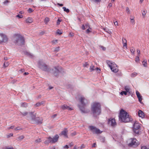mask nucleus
Returning <instances> with one entry per match:
<instances>
[{"mask_svg": "<svg viewBox=\"0 0 149 149\" xmlns=\"http://www.w3.org/2000/svg\"><path fill=\"white\" fill-rule=\"evenodd\" d=\"M63 148H64L68 149L69 147L67 145H65L64 146Z\"/></svg>", "mask_w": 149, "mask_h": 149, "instance_id": "56", "label": "nucleus"}, {"mask_svg": "<svg viewBox=\"0 0 149 149\" xmlns=\"http://www.w3.org/2000/svg\"><path fill=\"white\" fill-rule=\"evenodd\" d=\"M73 146V144L72 142H71L69 143L68 146H69L70 147H71Z\"/></svg>", "mask_w": 149, "mask_h": 149, "instance_id": "57", "label": "nucleus"}, {"mask_svg": "<svg viewBox=\"0 0 149 149\" xmlns=\"http://www.w3.org/2000/svg\"><path fill=\"white\" fill-rule=\"evenodd\" d=\"M34 121H32V123H36L38 124H41L42 123V120L39 117H36V116L35 119L33 120Z\"/></svg>", "mask_w": 149, "mask_h": 149, "instance_id": "14", "label": "nucleus"}, {"mask_svg": "<svg viewBox=\"0 0 149 149\" xmlns=\"http://www.w3.org/2000/svg\"><path fill=\"white\" fill-rule=\"evenodd\" d=\"M91 0L93 1L94 2H100L101 1V0Z\"/></svg>", "mask_w": 149, "mask_h": 149, "instance_id": "52", "label": "nucleus"}, {"mask_svg": "<svg viewBox=\"0 0 149 149\" xmlns=\"http://www.w3.org/2000/svg\"><path fill=\"white\" fill-rule=\"evenodd\" d=\"M56 33L57 34L59 35H61L62 33L61 32L59 29L57 30Z\"/></svg>", "mask_w": 149, "mask_h": 149, "instance_id": "35", "label": "nucleus"}, {"mask_svg": "<svg viewBox=\"0 0 149 149\" xmlns=\"http://www.w3.org/2000/svg\"><path fill=\"white\" fill-rule=\"evenodd\" d=\"M59 47H56V48L54 50V51H56V52H58L59 50Z\"/></svg>", "mask_w": 149, "mask_h": 149, "instance_id": "48", "label": "nucleus"}, {"mask_svg": "<svg viewBox=\"0 0 149 149\" xmlns=\"http://www.w3.org/2000/svg\"><path fill=\"white\" fill-rule=\"evenodd\" d=\"M111 71L115 73H117L119 70L117 65L115 63L110 68Z\"/></svg>", "mask_w": 149, "mask_h": 149, "instance_id": "13", "label": "nucleus"}, {"mask_svg": "<svg viewBox=\"0 0 149 149\" xmlns=\"http://www.w3.org/2000/svg\"><path fill=\"white\" fill-rule=\"evenodd\" d=\"M63 10L64 11L66 12L67 13H68L70 12L68 8H66L65 7H63Z\"/></svg>", "mask_w": 149, "mask_h": 149, "instance_id": "24", "label": "nucleus"}, {"mask_svg": "<svg viewBox=\"0 0 149 149\" xmlns=\"http://www.w3.org/2000/svg\"><path fill=\"white\" fill-rule=\"evenodd\" d=\"M33 11V10L31 8H29L28 10V11L29 13H31Z\"/></svg>", "mask_w": 149, "mask_h": 149, "instance_id": "44", "label": "nucleus"}, {"mask_svg": "<svg viewBox=\"0 0 149 149\" xmlns=\"http://www.w3.org/2000/svg\"><path fill=\"white\" fill-rule=\"evenodd\" d=\"M141 149H148V148L145 146H143L141 147Z\"/></svg>", "mask_w": 149, "mask_h": 149, "instance_id": "53", "label": "nucleus"}, {"mask_svg": "<svg viewBox=\"0 0 149 149\" xmlns=\"http://www.w3.org/2000/svg\"><path fill=\"white\" fill-rule=\"evenodd\" d=\"M94 67V66L93 65H91L90 66V69L91 71H92L94 70V69L93 68Z\"/></svg>", "mask_w": 149, "mask_h": 149, "instance_id": "40", "label": "nucleus"}, {"mask_svg": "<svg viewBox=\"0 0 149 149\" xmlns=\"http://www.w3.org/2000/svg\"><path fill=\"white\" fill-rule=\"evenodd\" d=\"M119 118L122 122L124 123L129 122L132 120L129 114L123 109H121L120 111Z\"/></svg>", "mask_w": 149, "mask_h": 149, "instance_id": "3", "label": "nucleus"}, {"mask_svg": "<svg viewBox=\"0 0 149 149\" xmlns=\"http://www.w3.org/2000/svg\"><path fill=\"white\" fill-rule=\"evenodd\" d=\"M130 142L129 144V146L133 147H136L139 145L138 141L135 138H131Z\"/></svg>", "mask_w": 149, "mask_h": 149, "instance_id": "9", "label": "nucleus"}, {"mask_svg": "<svg viewBox=\"0 0 149 149\" xmlns=\"http://www.w3.org/2000/svg\"><path fill=\"white\" fill-rule=\"evenodd\" d=\"M108 124L112 126H114L116 125L115 120L113 118H109L108 120Z\"/></svg>", "mask_w": 149, "mask_h": 149, "instance_id": "15", "label": "nucleus"}, {"mask_svg": "<svg viewBox=\"0 0 149 149\" xmlns=\"http://www.w3.org/2000/svg\"><path fill=\"white\" fill-rule=\"evenodd\" d=\"M130 19L131 20V22L132 24H134V17L132 16H130Z\"/></svg>", "mask_w": 149, "mask_h": 149, "instance_id": "22", "label": "nucleus"}, {"mask_svg": "<svg viewBox=\"0 0 149 149\" xmlns=\"http://www.w3.org/2000/svg\"><path fill=\"white\" fill-rule=\"evenodd\" d=\"M96 146V143H94L92 146L93 147H95Z\"/></svg>", "mask_w": 149, "mask_h": 149, "instance_id": "62", "label": "nucleus"}, {"mask_svg": "<svg viewBox=\"0 0 149 149\" xmlns=\"http://www.w3.org/2000/svg\"><path fill=\"white\" fill-rule=\"evenodd\" d=\"M12 40L14 43L18 45H22L24 44V38L19 34L14 35L13 37Z\"/></svg>", "mask_w": 149, "mask_h": 149, "instance_id": "4", "label": "nucleus"}, {"mask_svg": "<svg viewBox=\"0 0 149 149\" xmlns=\"http://www.w3.org/2000/svg\"><path fill=\"white\" fill-rule=\"evenodd\" d=\"M142 96L141 95L137 97L138 98L139 101L141 103V101L142 99Z\"/></svg>", "mask_w": 149, "mask_h": 149, "instance_id": "27", "label": "nucleus"}, {"mask_svg": "<svg viewBox=\"0 0 149 149\" xmlns=\"http://www.w3.org/2000/svg\"><path fill=\"white\" fill-rule=\"evenodd\" d=\"M130 51L131 53L134 54L135 51V49L132 47V48L130 49Z\"/></svg>", "mask_w": 149, "mask_h": 149, "instance_id": "38", "label": "nucleus"}, {"mask_svg": "<svg viewBox=\"0 0 149 149\" xmlns=\"http://www.w3.org/2000/svg\"><path fill=\"white\" fill-rule=\"evenodd\" d=\"M13 134L12 133H10L9 134L7 135V137L8 138H9L11 136H13Z\"/></svg>", "mask_w": 149, "mask_h": 149, "instance_id": "47", "label": "nucleus"}, {"mask_svg": "<svg viewBox=\"0 0 149 149\" xmlns=\"http://www.w3.org/2000/svg\"><path fill=\"white\" fill-rule=\"evenodd\" d=\"M114 23L115 26H117L118 25V22L117 21L114 22Z\"/></svg>", "mask_w": 149, "mask_h": 149, "instance_id": "59", "label": "nucleus"}, {"mask_svg": "<svg viewBox=\"0 0 149 149\" xmlns=\"http://www.w3.org/2000/svg\"><path fill=\"white\" fill-rule=\"evenodd\" d=\"M137 73L136 72L133 73L131 74V77H134L137 75Z\"/></svg>", "mask_w": 149, "mask_h": 149, "instance_id": "33", "label": "nucleus"}, {"mask_svg": "<svg viewBox=\"0 0 149 149\" xmlns=\"http://www.w3.org/2000/svg\"><path fill=\"white\" fill-rule=\"evenodd\" d=\"M140 126L139 123L135 122L133 125V130L134 132L137 134H139L140 129Z\"/></svg>", "mask_w": 149, "mask_h": 149, "instance_id": "8", "label": "nucleus"}, {"mask_svg": "<svg viewBox=\"0 0 149 149\" xmlns=\"http://www.w3.org/2000/svg\"><path fill=\"white\" fill-rule=\"evenodd\" d=\"M122 42L123 43H127V40L125 38H122Z\"/></svg>", "mask_w": 149, "mask_h": 149, "instance_id": "39", "label": "nucleus"}, {"mask_svg": "<svg viewBox=\"0 0 149 149\" xmlns=\"http://www.w3.org/2000/svg\"><path fill=\"white\" fill-rule=\"evenodd\" d=\"M88 128L93 134H101L102 132V131H101L99 129L93 126H90Z\"/></svg>", "mask_w": 149, "mask_h": 149, "instance_id": "7", "label": "nucleus"}, {"mask_svg": "<svg viewBox=\"0 0 149 149\" xmlns=\"http://www.w3.org/2000/svg\"><path fill=\"white\" fill-rule=\"evenodd\" d=\"M126 11L127 14H129L130 13V10L128 7H126Z\"/></svg>", "mask_w": 149, "mask_h": 149, "instance_id": "37", "label": "nucleus"}, {"mask_svg": "<svg viewBox=\"0 0 149 149\" xmlns=\"http://www.w3.org/2000/svg\"><path fill=\"white\" fill-rule=\"evenodd\" d=\"M59 138V136L58 134H56L53 138L49 137L48 138V139L44 142L45 144L48 145L50 143H54L57 142Z\"/></svg>", "mask_w": 149, "mask_h": 149, "instance_id": "6", "label": "nucleus"}, {"mask_svg": "<svg viewBox=\"0 0 149 149\" xmlns=\"http://www.w3.org/2000/svg\"><path fill=\"white\" fill-rule=\"evenodd\" d=\"M35 117L36 116L33 114V112H29V115L27 116L26 118L32 123V121H34L33 120L35 119Z\"/></svg>", "mask_w": 149, "mask_h": 149, "instance_id": "12", "label": "nucleus"}, {"mask_svg": "<svg viewBox=\"0 0 149 149\" xmlns=\"http://www.w3.org/2000/svg\"><path fill=\"white\" fill-rule=\"evenodd\" d=\"M24 138V136L23 135L21 136H19L18 138L19 140H21L23 139Z\"/></svg>", "mask_w": 149, "mask_h": 149, "instance_id": "36", "label": "nucleus"}, {"mask_svg": "<svg viewBox=\"0 0 149 149\" xmlns=\"http://www.w3.org/2000/svg\"><path fill=\"white\" fill-rule=\"evenodd\" d=\"M8 41L7 36L3 33H0V43L5 42Z\"/></svg>", "mask_w": 149, "mask_h": 149, "instance_id": "11", "label": "nucleus"}, {"mask_svg": "<svg viewBox=\"0 0 149 149\" xmlns=\"http://www.w3.org/2000/svg\"><path fill=\"white\" fill-rule=\"evenodd\" d=\"M16 17H18L19 18H21L23 17V16L22 15L19 14L16 16Z\"/></svg>", "mask_w": 149, "mask_h": 149, "instance_id": "43", "label": "nucleus"}, {"mask_svg": "<svg viewBox=\"0 0 149 149\" xmlns=\"http://www.w3.org/2000/svg\"><path fill=\"white\" fill-rule=\"evenodd\" d=\"M106 63L108 66L110 67V68L113 65V63H113L111 61H107Z\"/></svg>", "mask_w": 149, "mask_h": 149, "instance_id": "19", "label": "nucleus"}, {"mask_svg": "<svg viewBox=\"0 0 149 149\" xmlns=\"http://www.w3.org/2000/svg\"><path fill=\"white\" fill-rule=\"evenodd\" d=\"M138 115L139 117L143 118L144 117V113L141 110H140L138 111Z\"/></svg>", "mask_w": 149, "mask_h": 149, "instance_id": "18", "label": "nucleus"}, {"mask_svg": "<svg viewBox=\"0 0 149 149\" xmlns=\"http://www.w3.org/2000/svg\"><path fill=\"white\" fill-rule=\"evenodd\" d=\"M43 104V102H39L37 103L36 104V106H40V105Z\"/></svg>", "mask_w": 149, "mask_h": 149, "instance_id": "29", "label": "nucleus"}, {"mask_svg": "<svg viewBox=\"0 0 149 149\" xmlns=\"http://www.w3.org/2000/svg\"><path fill=\"white\" fill-rule=\"evenodd\" d=\"M62 20L59 19H58L57 21V24L58 25L60 24V22H61Z\"/></svg>", "mask_w": 149, "mask_h": 149, "instance_id": "34", "label": "nucleus"}, {"mask_svg": "<svg viewBox=\"0 0 149 149\" xmlns=\"http://www.w3.org/2000/svg\"><path fill=\"white\" fill-rule=\"evenodd\" d=\"M86 28V27H85V26L84 25H83L82 26V29L83 30H85Z\"/></svg>", "mask_w": 149, "mask_h": 149, "instance_id": "55", "label": "nucleus"}, {"mask_svg": "<svg viewBox=\"0 0 149 149\" xmlns=\"http://www.w3.org/2000/svg\"><path fill=\"white\" fill-rule=\"evenodd\" d=\"M49 21V19L48 17H46L45 19V22L46 23H47Z\"/></svg>", "mask_w": 149, "mask_h": 149, "instance_id": "42", "label": "nucleus"}, {"mask_svg": "<svg viewBox=\"0 0 149 149\" xmlns=\"http://www.w3.org/2000/svg\"><path fill=\"white\" fill-rule=\"evenodd\" d=\"M33 22V19L31 18H29L26 20V22L27 23H31Z\"/></svg>", "mask_w": 149, "mask_h": 149, "instance_id": "21", "label": "nucleus"}, {"mask_svg": "<svg viewBox=\"0 0 149 149\" xmlns=\"http://www.w3.org/2000/svg\"><path fill=\"white\" fill-rule=\"evenodd\" d=\"M9 65V63L8 62L5 61L4 63V66L5 67H7Z\"/></svg>", "mask_w": 149, "mask_h": 149, "instance_id": "31", "label": "nucleus"}, {"mask_svg": "<svg viewBox=\"0 0 149 149\" xmlns=\"http://www.w3.org/2000/svg\"><path fill=\"white\" fill-rule=\"evenodd\" d=\"M76 132H74L72 133H71V135L72 136H75L76 135Z\"/></svg>", "mask_w": 149, "mask_h": 149, "instance_id": "60", "label": "nucleus"}, {"mask_svg": "<svg viewBox=\"0 0 149 149\" xmlns=\"http://www.w3.org/2000/svg\"><path fill=\"white\" fill-rule=\"evenodd\" d=\"M3 149H13V148H7Z\"/></svg>", "mask_w": 149, "mask_h": 149, "instance_id": "64", "label": "nucleus"}, {"mask_svg": "<svg viewBox=\"0 0 149 149\" xmlns=\"http://www.w3.org/2000/svg\"><path fill=\"white\" fill-rule=\"evenodd\" d=\"M147 13V11L146 10H144L142 13V14L143 17H145V15Z\"/></svg>", "mask_w": 149, "mask_h": 149, "instance_id": "30", "label": "nucleus"}, {"mask_svg": "<svg viewBox=\"0 0 149 149\" xmlns=\"http://www.w3.org/2000/svg\"><path fill=\"white\" fill-rule=\"evenodd\" d=\"M61 108L64 110L66 109L69 110H71L72 109L71 107L66 104H64L61 106Z\"/></svg>", "mask_w": 149, "mask_h": 149, "instance_id": "16", "label": "nucleus"}, {"mask_svg": "<svg viewBox=\"0 0 149 149\" xmlns=\"http://www.w3.org/2000/svg\"><path fill=\"white\" fill-rule=\"evenodd\" d=\"M21 128L19 127H17L15 129V130H21Z\"/></svg>", "mask_w": 149, "mask_h": 149, "instance_id": "54", "label": "nucleus"}, {"mask_svg": "<svg viewBox=\"0 0 149 149\" xmlns=\"http://www.w3.org/2000/svg\"><path fill=\"white\" fill-rule=\"evenodd\" d=\"M41 139H38L35 140V142L36 143H38L41 142Z\"/></svg>", "mask_w": 149, "mask_h": 149, "instance_id": "46", "label": "nucleus"}, {"mask_svg": "<svg viewBox=\"0 0 149 149\" xmlns=\"http://www.w3.org/2000/svg\"><path fill=\"white\" fill-rule=\"evenodd\" d=\"M79 101L81 102V104L78 105V107L81 112L83 113L89 112L90 111L89 109L86 108L88 103L87 100L84 97L82 96L79 98Z\"/></svg>", "mask_w": 149, "mask_h": 149, "instance_id": "2", "label": "nucleus"}, {"mask_svg": "<svg viewBox=\"0 0 149 149\" xmlns=\"http://www.w3.org/2000/svg\"><path fill=\"white\" fill-rule=\"evenodd\" d=\"M62 69L61 67L59 66L55 67L54 68L53 70H54L53 74L55 76H57L58 75L59 72L62 71Z\"/></svg>", "mask_w": 149, "mask_h": 149, "instance_id": "10", "label": "nucleus"}, {"mask_svg": "<svg viewBox=\"0 0 149 149\" xmlns=\"http://www.w3.org/2000/svg\"><path fill=\"white\" fill-rule=\"evenodd\" d=\"M57 5L59 6H63V4H60L59 3H57Z\"/></svg>", "mask_w": 149, "mask_h": 149, "instance_id": "61", "label": "nucleus"}, {"mask_svg": "<svg viewBox=\"0 0 149 149\" xmlns=\"http://www.w3.org/2000/svg\"><path fill=\"white\" fill-rule=\"evenodd\" d=\"M125 89L126 91V92L127 93L129 92L130 91V88L128 86H126L125 87Z\"/></svg>", "mask_w": 149, "mask_h": 149, "instance_id": "23", "label": "nucleus"}, {"mask_svg": "<svg viewBox=\"0 0 149 149\" xmlns=\"http://www.w3.org/2000/svg\"><path fill=\"white\" fill-rule=\"evenodd\" d=\"M68 132V131L66 129H65L64 130L61 132V135H63L65 137L67 138L68 137L67 135V133Z\"/></svg>", "mask_w": 149, "mask_h": 149, "instance_id": "17", "label": "nucleus"}, {"mask_svg": "<svg viewBox=\"0 0 149 149\" xmlns=\"http://www.w3.org/2000/svg\"><path fill=\"white\" fill-rule=\"evenodd\" d=\"M91 29V28H88V29L86 31V33H89L90 32H91V31L89 30V29Z\"/></svg>", "mask_w": 149, "mask_h": 149, "instance_id": "51", "label": "nucleus"}, {"mask_svg": "<svg viewBox=\"0 0 149 149\" xmlns=\"http://www.w3.org/2000/svg\"><path fill=\"white\" fill-rule=\"evenodd\" d=\"M9 2V1L8 0H5L3 2V3L4 4L6 5Z\"/></svg>", "mask_w": 149, "mask_h": 149, "instance_id": "41", "label": "nucleus"}, {"mask_svg": "<svg viewBox=\"0 0 149 149\" xmlns=\"http://www.w3.org/2000/svg\"><path fill=\"white\" fill-rule=\"evenodd\" d=\"M100 47L103 51L105 50L106 49V48L103 46H100Z\"/></svg>", "mask_w": 149, "mask_h": 149, "instance_id": "45", "label": "nucleus"}, {"mask_svg": "<svg viewBox=\"0 0 149 149\" xmlns=\"http://www.w3.org/2000/svg\"><path fill=\"white\" fill-rule=\"evenodd\" d=\"M142 63H143V66L144 67H147V61H143V62H142Z\"/></svg>", "mask_w": 149, "mask_h": 149, "instance_id": "26", "label": "nucleus"}, {"mask_svg": "<svg viewBox=\"0 0 149 149\" xmlns=\"http://www.w3.org/2000/svg\"><path fill=\"white\" fill-rule=\"evenodd\" d=\"M38 66L40 69L44 71H47L49 70L48 65L41 60L38 61Z\"/></svg>", "mask_w": 149, "mask_h": 149, "instance_id": "5", "label": "nucleus"}, {"mask_svg": "<svg viewBox=\"0 0 149 149\" xmlns=\"http://www.w3.org/2000/svg\"><path fill=\"white\" fill-rule=\"evenodd\" d=\"M127 93L125 91H123L121 92L120 93V94L121 95H123L124 94L125 95H127Z\"/></svg>", "mask_w": 149, "mask_h": 149, "instance_id": "28", "label": "nucleus"}, {"mask_svg": "<svg viewBox=\"0 0 149 149\" xmlns=\"http://www.w3.org/2000/svg\"><path fill=\"white\" fill-rule=\"evenodd\" d=\"M14 126L13 125V126H10V127H9L8 128V129H13L14 128Z\"/></svg>", "mask_w": 149, "mask_h": 149, "instance_id": "58", "label": "nucleus"}, {"mask_svg": "<svg viewBox=\"0 0 149 149\" xmlns=\"http://www.w3.org/2000/svg\"><path fill=\"white\" fill-rule=\"evenodd\" d=\"M91 111L93 116L97 118L101 113V106L100 103L94 102L92 103L91 107Z\"/></svg>", "mask_w": 149, "mask_h": 149, "instance_id": "1", "label": "nucleus"}, {"mask_svg": "<svg viewBox=\"0 0 149 149\" xmlns=\"http://www.w3.org/2000/svg\"><path fill=\"white\" fill-rule=\"evenodd\" d=\"M136 94L137 96V97L141 95L140 93L138 91H136Z\"/></svg>", "mask_w": 149, "mask_h": 149, "instance_id": "49", "label": "nucleus"}, {"mask_svg": "<svg viewBox=\"0 0 149 149\" xmlns=\"http://www.w3.org/2000/svg\"><path fill=\"white\" fill-rule=\"evenodd\" d=\"M137 52L138 53V56H139L140 54V51L138 49H137Z\"/></svg>", "mask_w": 149, "mask_h": 149, "instance_id": "50", "label": "nucleus"}, {"mask_svg": "<svg viewBox=\"0 0 149 149\" xmlns=\"http://www.w3.org/2000/svg\"><path fill=\"white\" fill-rule=\"evenodd\" d=\"M27 106V104L26 103H23L21 104V107H26Z\"/></svg>", "mask_w": 149, "mask_h": 149, "instance_id": "25", "label": "nucleus"}, {"mask_svg": "<svg viewBox=\"0 0 149 149\" xmlns=\"http://www.w3.org/2000/svg\"><path fill=\"white\" fill-rule=\"evenodd\" d=\"M139 61V56H136L135 58V61L136 62H138Z\"/></svg>", "mask_w": 149, "mask_h": 149, "instance_id": "32", "label": "nucleus"}, {"mask_svg": "<svg viewBox=\"0 0 149 149\" xmlns=\"http://www.w3.org/2000/svg\"><path fill=\"white\" fill-rule=\"evenodd\" d=\"M20 113L23 116H27L29 115V112L26 111H25L23 112H20Z\"/></svg>", "mask_w": 149, "mask_h": 149, "instance_id": "20", "label": "nucleus"}, {"mask_svg": "<svg viewBox=\"0 0 149 149\" xmlns=\"http://www.w3.org/2000/svg\"><path fill=\"white\" fill-rule=\"evenodd\" d=\"M123 47H127V43H123Z\"/></svg>", "mask_w": 149, "mask_h": 149, "instance_id": "63", "label": "nucleus"}]
</instances>
